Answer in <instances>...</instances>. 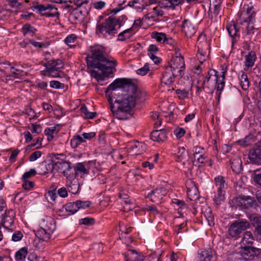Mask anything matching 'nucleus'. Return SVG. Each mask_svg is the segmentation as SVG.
Listing matches in <instances>:
<instances>
[{
  "label": "nucleus",
  "mask_w": 261,
  "mask_h": 261,
  "mask_svg": "<svg viewBox=\"0 0 261 261\" xmlns=\"http://www.w3.org/2000/svg\"><path fill=\"white\" fill-rule=\"evenodd\" d=\"M91 54L86 57L87 66L93 68H97L102 72L92 71V75L97 80H104V77L109 76L116 71L115 66L117 62L115 60H109L104 55L103 50L97 46L91 47Z\"/></svg>",
  "instance_id": "f257e3e1"
},
{
  "label": "nucleus",
  "mask_w": 261,
  "mask_h": 261,
  "mask_svg": "<svg viewBox=\"0 0 261 261\" xmlns=\"http://www.w3.org/2000/svg\"><path fill=\"white\" fill-rule=\"evenodd\" d=\"M129 94H124L123 98L115 99V102L118 104L117 109L112 106L110 102L111 110L114 116L118 119L124 120L130 116L132 109L135 107L137 102L144 100L147 96L145 92L138 91L137 86L134 92L128 91Z\"/></svg>",
  "instance_id": "f03ea898"
},
{
  "label": "nucleus",
  "mask_w": 261,
  "mask_h": 261,
  "mask_svg": "<svg viewBox=\"0 0 261 261\" xmlns=\"http://www.w3.org/2000/svg\"><path fill=\"white\" fill-rule=\"evenodd\" d=\"M124 90L134 92L136 90V85L125 79H116L111 84L106 91V95L109 97V103L111 102L112 103V98H115V96L117 94H118V96L116 99L123 98L124 97V94L122 93ZM112 106H113V104Z\"/></svg>",
  "instance_id": "7ed1b4c3"
},
{
  "label": "nucleus",
  "mask_w": 261,
  "mask_h": 261,
  "mask_svg": "<svg viewBox=\"0 0 261 261\" xmlns=\"http://www.w3.org/2000/svg\"><path fill=\"white\" fill-rule=\"evenodd\" d=\"M221 73L220 76H218L217 75V71L214 69H211L207 73V74L205 76L204 80H203L202 85L203 86L206 82H209L210 80H213V81H216L217 84V89L218 90H221L224 88L225 82L224 79L225 77V74L227 71V65L226 64H224L221 66Z\"/></svg>",
  "instance_id": "20e7f679"
},
{
  "label": "nucleus",
  "mask_w": 261,
  "mask_h": 261,
  "mask_svg": "<svg viewBox=\"0 0 261 261\" xmlns=\"http://www.w3.org/2000/svg\"><path fill=\"white\" fill-rule=\"evenodd\" d=\"M56 229L54 220L50 217H47L43 220L41 228L37 230L36 236L44 241H48L51 234Z\"/></svg>",
  "instance_id": "39448f33"
},
{
  "label": "nucleus",
  "mask_w": 261,
  "mask_h": 261,
  "mask_svg": "<svg viewBox=\"0 0 261 261\" xmlns=\"http://www.w3.org/2000/svg\"><path fill=\"white\" fill-rule=\"evenodd\" d=\"M47 171L53 172L54 170L60 171L62 172L64 176L69 177L70 178L74 177L73 174H71L70 170L72 169L71 163L69 162H66L63 160H59L56 161V159L53 160V164H48L46 167Z\"/></svg>",
  "instance_id": "423d86ee"
},
{
  "label": "nucleus",
  "mask_w": 261,
  "mask_h": 261,
  "mask_svg": "<svg viewBox=\"0 0 261 261\" xmlns=\"http://www.w3.org/2000/svg\"><path fill=\"white\" fill-rule=\"evenodd\" d=\"M216 186L218 187L217 194L215 196L214 201L217 205L220 204L225 200L226 190L227 189V183L226 182L223 176L219 175L214 179Z\"/></svg>",
  "instance_id": "0eeeda50"
},
{
  "label": "nucleus",
  "mask_w": 261,
  "mask_h": 261,
  "mask_svg": "<svg viewBox=\"0 0 261 261\" xmlns=\"http://www.w3.org/2000/svg\"><path fill=\"white\" fill-rule=\"evenodd\" d=\"M97 33L103 35H111L114 36L117 33L116 27L113 21V17L110 16L101 24H97L96 27Z\"/></svg>",
  "instance_id": "6e6552de"
},
{
  "label": "nucleus",
  "mask_w": 261,
  "mask_h": 261,
  "mask_svg": "<svg viewBox=\"0 0 261 261\" xmlns=\"http://www.w3.org/2000/svg\"><path fill=\"white\" fill-rule=\"evenodd\" d=\"M32 8L36 9L38 12L42 16L47 17H55L59 15L57 9L51 4H48L46 6L39 4L38 3H33Z\"/></svg>",
  "instance_id": "1a4fd4ad"
},
{
  "label": "nucleus",
  "mask_w": 261,
  "mask_h": 261,
  "mask_svg": "<svg viewBox=\"0 0 261 261\" xmlns=\"http://www.w3.org/2000/svg\"><path fill=\"white\" fill-rule=\"evenodd\" d=\"M249 226L250 224L247 221H236L229 227V236L237 239L242 231L246 229Z\"/></svg>",
  "instance_id": "9d476101"
},
{
  "label": "nucleus",
  "mask_w": 261,
  "mask_h": 261,
  "mask_svg": "<svg viewBox=\"0 0 261 261\" xmlns=\"http://www.w3.org/2000/svg\"><path fill=\"white\" fill-rule=\"evenodd\" d=\"M261 253V249L249 246L242 247L241 255L245 260H251L258 256Z\"/></svg>",
  "instance_id": "9b49d317"
},
{
  "label": "nucleus",
  "mask_w": 261,
  "mask_h": 261,
  "mask_svg": "<svg viewBox=\"0 0 261 261\" xmlns=\"http://www.w3.org/2000/svg\"><path fill=\"white\" fill-rule=\"evenodd\" d=\"M185 67V64L184 58L181 56H176L173 58L172 64L170 66L167 67L171 68V70L175 72L177 70L179 76L181 77L184 74L183 71Z\"/></svg>",
  "instance_id": "f8f14e48"
},
{
  "label": "nucleus",
  "mask_w": 261,
  "mask_h": 261,
  "mask_svg": "<svg viewBox=\"0 0 261 261\" xmlns=\"http://www.w3.org/2000/svg\"><path fill=\"white\" fill-rule=\"evenodd\" d=\"M166 193V190L164 188H156L148 194V197L152 202L160 203Z\"/></svg>",
  "instance_id": "ddd939ff"
},
{
  "label": "nucleus",
  "mask_w": 261,
  "mask_h": 261,
  "mask_svg": "<svg viewBox=\"0 0 261 261\" xmlns=\"http://www.w3.org/2000/svg\"><path fill=\"white\" fill-rule=\"evenodd\" d=\"M176 161L179 162H182L184 166H186L187 169L190 168L191 163L189 162V155L188 150L184 147H180L178 148V151L176 154Z\"/></svg>",
  "instance_id": "4468645a"
},
{
  "label": "nucleus",
  "mask_w": 261,
  "mask_h": 261,
  "mask_svg": "<svg viewBox=\"0 0 261 261\" xmlns=\"http://www.w3.org/2000/svg\"><path fill=\"white\" fill-rule=\"evenodd\" d=\"M248 156L252 163L261 165V145L256 144L250 150Z\"/></svg>",
  "instance_id": "2eb2a0df"
},
{
  "label": "nucleus",
  "mask_w": 261,
  "mask_h": 261,
  "mask_svg": "<svg viewBox=\"0 0 261 261\" xmlns=\"http://www.w3.org/2000/svg\"><path fill=\"white\" fill-rule=\"evenodd\" d=\"M177 76H179L178 74L172 71L171 68L167 67L163 74L161 83L162 84H164L165 85H170L173 83L175 77Z\"/></svg>",
  "instance_id": "dca6fc26"
},
{
  "label": "nucleus",
  "mask_w": 261,
  "mask_h": 261,
  "mask_svg": "<svg viewBox=\"0 0 261 261\" xmlns=\"http://www.w3.org/2000/svg\"><path fill=\"white\" fill-rule=\"evenodd\" d=\"M240 19L243 22L253 23L254 21L255 12L252 6H247L246 10L242 12L240 15Z\"/></svg>",
  "instance_id": "f3484780"
},
{
  "label": "nucleus",
  "mask_w": 261,
  "mask_h": 261,
  "mask_svg": "<svg viewBox=\"0 0 261 261\" xmlns=\"http://www.w3.org/2000/svg\"><path fill=\"white\" fill-rule=\"evenodd\" d=\"M150 139L153 141L164 142L167 138L166 130L164 129L152 131L150 135Z\"/></svg>",
  "instance_id": "a211bd4d"
},
{
  "label": "nucleus",
  "mask_w": 261,
  "mask_h": 261,
  "mask_svg": "<svg viewBox=\"0 0 261 261\" xmlns=\"http://www.w3.org/2000/svg\"><path fill=\"white\" fill-rule=\"evenodd\" d=\"M182 30L188 38H191L195 33L196 30L192 23L188 20H185L182 25Z\"/></svg>",
  "instance_id": "6ab92c4d"
},
{
  "label": "nucleus",
  "mask_w": 261,
  "mask_h": 261,
  "mask_svg": "<svg viewBox=\"0 0 261 261\" xmlns=\"http://www.w3.org/2000/svg\"><path fill=\"white\" fill-rule=\"evenodd\" d=\"M144 256L136 250H129L125 255V261H143Z\"/></svg>",
  "instance_id": "aec40b11"
},
{
  "label": "nucleus",
  "mask_w": 261,
  "mask_h": 261,
  "mask_svg": "<svg viewBox=\"0 0 261 261\" xmlns=\"http://www.w3.org/2000/svg\"><path fill=\"white\" fill-rule=\"evenodd\" d=\"M145 149V144L137 142L131 144L130 152L133 155H138L143 153Z\"/></svg>",
  "instance_id": "412c9836"
},
{
  "label": "nucleus",
  "mask_w": 261,
  "mask_h": 261,
  "mask_svg": "<svg viewBox=\"0 0 261 261\" xmlns=\"http://www.w3.org/2000/svg\"><path fill=\"white\" fill-rule=\"evenodd\" d=\"M214 254L215 251L211 249L201 250L198 253V257L199 261H211Z\"/></svg>",
  "instance_id": "4be33fe9"
},
{
  "label": "nucleus",
  "mask_w": 261,
  "mask_h": 261,
  "mask_svg": "<svg viewBox=\"0 0 261 261\" xmlns=\"http://www.w3.org/2000/svg\"><path fill=\"white\" fill-rule=\"evenodd\" d=\"M45 66V71H48L50 70L59 69L63 67V63L59 59L51 60L47 62Z\"/></svg>",
  "instance_id": "5701e85b"
},
{
  "label": "nucleus",
  "mask_w": 261,
  "mask_h": 261,
  "mask_svg": "<svg viewBox=\"0 0 261 261\" xmlns=\"http://www.w3.org/2000/svg\"><path fill=\"white\" fill-rule=\"evenodd\" d=\"M67 179L66 186L68 191L72 194H76L78 191L79 186L75 177H67Z\"/></svg>",
  "instance_id": "b1692460"
},
{
  "label": "nucleus",
  "mask_w": 261,
  "mask_h": 261,
  "mask_svg": "<svg viewBox=\"0 0 261 261\" xmlns=\"http://www.w3.org/2000/svg\"><path fill=\"white\" fill-rule=\"evenodd\" d=\"M256 59V54L254 51H250L248 55L245 56V70H248L250 67H252Z\"/></svg>",
  "instance_id": "393cba45"
},
{
  "label": "nucleus",
  "mask_w": 261,
  "mask_h": 261,
  "mask_svg": "<svg viewBox=\"0 0 261 261\" xmlns=\"http://www.w3.org/2000/svg\"><path fill=\"white\" fill-rule=\"evenodd\" d=\"M89 173V170L87 169L83 163H78L74 166L73 171L71 172V174L74 175V177L79 174L82 175Z\"/></svg>",
  "instance_id": "a878e982"
},
{
  "label": "nucleus",
  "mask_w": 261,
  "mask_h": 261,
  "mask_svg": "<svg viewBox=\"0 0 261 261\" xmlns=\"http://www.w3.org/2000/svg\"><path fill=\"white\" fill-rule=\"evenodd\" d=\"M187 194L191 200L194 201L199 199V192L194 182H193V186L191 188H187Z\"/></svg>",
  "instance_id": "bb28decb"
},
{
  "label": "nucleus",
  "mask_w": 261,
  "mask_h": 261,
  "mask_svg": "<svg viewBox=\"0 0 261 261\" xmlns=\"http://www.w3.org/2000/svg\"><path fill=\"white\" fill-rule=\"evenodd\" d=\"M231 24H229V36L232 37V47H233L236 42L237 41L236 37L237 36V32L238 29L237 28V25L233 21H231Z\"/></svg>",
  "instance_id": "cd10ccee"
},
{
  "label": "nucleus",
  "mask_w": 261,
  "mask_h": 261,
  "mask_svg": "<svg viewBox=\"0 0 261 261\" xmlns=\"http://www.w3.org/2000/svg\"><path fill=\"white\" fill-rule=\"evenodd\" d=\"M254 237L252 233L250 231H246L244 234V236L242 239V243L243 245H248L250 246L253 243Z\"/></svg>",
  "instance_id": "c85d7f7f"
},
{
  "label": "nucleus",
  "mask_w": 261,
  "mask_h": 261,
  "mask_svg": "<svg viewBox=\"0 0 261 261\" xmlns=\"http://www.w3.org/2000/svg\"><path fill=\"white\" fill-rule=\"evenodd\" d=\"M202 215L205 219L207 220L210 226L214 225V217L212 215V211L209 207H206L204 211L202 210Z\"/></svg>",
  "instance_id": "c756f323"
},
{
  "label": "nucleus",
  "mask_w": 261,
  "mask_h": 261,
  "mask_svg": "<svg viewBox=\"0 0 261 261\" xmlns=\"http://www.w3.org/2000/svg\"><path fill=\"white\" fill-rule=\"evenodd\" d=\"M221 7L220 6H210L208 16L212 20H215L216 17L219 14Z\"/></svg>",
  "instance_id": "7c9ffc66"
},
{
  "label": "nucleus",
  "mask_w": 261,
  "mask_h": 261,
  "mask_svg": "<svg viewBox=\"0 0 261 261\" xmlns=\"http://www.w3.org/2000/svg\"><path fill=\"white\" fill-rule=\"evenodd\" d=\"M231 167L233 171L239 173L241 170V161L239 156H236L230 163Z\"/></svg>",
  "instance_id": "2f4dec72"
},
{
  "label": "nucleus",
  "mask_w": 261,
  "mask_h": 261,
  "mask_svg": "<svg viewBox=\"0 0 261 261\" xmlns=\"http://www.w3.org/2000/svg\"><path fill=\"white\" fill-rule=\"evenodd\" d=\"M255 137L252 134H249L243 140H240L239 143L243 147L250 145L255 141Z\"/></svg>",
  "instance_id": "473e14b6"
},
{
  "label": "nucleus",
  "mask_w": 261,
  "mask_h": 261,
  "mask_svg": "<svg viewBox=\"0 0 261 261\" xmlns=\"http://www.w3.org/2000/svg\"><path fill=\"white\" fill-rule=\"evenodd\" d=\"M152 38H154L159 42L164 43L168 42L169 39L167 38L166 35L163 33L153 32L151 34Z\"/></svg>",
  "instance_id": "72a5a7b5"
},
{
  "label": "nucleus",
  "mask_w": 261,
  "mask_h": 261,
  "mask_svg": "<svg viewBox=\"0 0 261 261\" xmlns=\"http://www.w3.org/2000/svg\"><path fill=\"white\" fill-rule=\"evenodd\" d=\"M64 207L66 211L71 214H74L79 210V207L77 206V201L68 202L64 205Z\"/></svg>",
  "instance_id": "f704fd0d"
},
{
  "label": "nucleus",
  "mask_w": 261,
  "mask_h": 261,
  "mask_svg": "<svg viewBox=\"0 0 261 261\" xmlns=\"http://www.w3.org/2000/svg\"><path fill=\"white\" fill-rule=\"evenodd\" d=\"M240 84L242 89L244 90H247L249 86V82L247 75L243 72L240 77Z\"/></svg>",
  "instance_id": "c9c22d12"
},
{
  "label": "nucleus",
  "mask_w": 261,
  "mask_h": 261,
  "mask_svg": "<svg viewBox=\"0 0 261 261\" xmlns=\"http://www.w3.org/2000/svg\"><path fill=\"white\" fill-rule=\"evenodd\" d=\"M132 28H129L123 31L119 34L118 39L120 41H124L126 39H129L132 35Z\"/></svg>",
  "instance_id": "e433bc0d"
},
{
  "label": "nucleus",
  "mask_w": 261,
  "mask_h": 261,
  "mask_svg": "<svg viewBox=\"0 0 261 261\" xmlns=\"http://www.w3.org/2000/svg\"><path fill=\"white\" fill-rule=\"evenodd\" d=\"M28 250L26 248H22L17 251L15 253V259L17 260H20L24 259L28 254Z\"/></svg>",
  "instance_id": "4c0bfd02"
},
{
  "label": "nucleus",
  "mask_w": 261,
  "mask_h": 261,
  "mask_svg": "<svg viewBox=\"0 0 261 261\" xmlns=\"http://www.w3.org/2000/svg\"><path fill=\"white\" fill-rule=\"evenodd\" d=\"M128 5L130 7H133L137 10L142 11L145 8V6L144 4H141L138 0H134L129 2Z\"/></svg>",
  "instance_id": "58836bf2"
},
{
  "label": "nucleus",
  "mask_w": 261,
  "mask_h": 261,
  "mask_svg": "<svg viewBox=\"0 0 261 261\" xmlns=\"http://www.w3.org/2000/svg\"><path fill=\"white\" fill-rule=\"evenodd\" d=\"M249 219L254 226L257 227L261 226V217L257 214H252Z\"/></svg>",
  "instance_id": "ea45409f"
},
{
  "label": "nucleus",
  "mask_w": 261,
  "mask_h": 261,
  "mask_svg": "<svg viewBox=\"0 0 261 261\" xmlns=\"http://www.w3.org/2000/svg\"><path fill=\"white\" fill-rule=\"evenodd\" d=\"M80 109L81 112L85 115L86 118L93 119L96 115V112H89L85 105H82Z\"/></svg>",
  "instance_id": "a19ab883"
},
{
  "label": "nucleus",
  "mask_w": 261,
  "mask_h": 261,
  "mask_svg": "<svg viewBox=\"0 0 261 261\" xmlns=\"http://www.w3.org/2000/svg\"><path fill=\"white\" fill-rule=\"evenodd\" d=\"M241 203V205L244 206L246 208H249L255 206L256 202L251 198L248 197L245 199H242Z\"/></svg>",
  "instance_id": "79ce46f5"
},
{
  "label": "nucleus",
  "mask_w": 261,
  "mask_h": 261,
  "mask_svg": "<svg viewBox=\"0 0 261 261\" xmlns=\"http://www.w3.org/2000/svg\"><path fill=\"white\" fill-rule=\"evenodd\" d=\"M56 127L53 126L50 127L46 128L44 131V134L46 136H47V140L48 141H51L53 140L54 136L53 134L54 132L56 131Z\"/></svg>",
  "instance_id": "37998d69"
},
{
  "label": "nucleus",
  "mask_w": 261,
  "mask_h": 261,
  "mask_svg": "<svg viewBox=\"0 0 261 261\" xmlns=\"http://www.w3.org/2000/svg\"><path fill=\"white\" fill-rule=\"evenodd\" d=\"M125 20H126V17L125 15L120 16L118 18H116L115 17H113V21H114L116 27L117 25L118 26V28H120L121 26L123 24Z\"/></svg>",
  "instance_id": "c03bdc74"
},
{
  "label": "nucleus",
  "mask_w": 261,
  "mask_h": 261,
  "mask_svg": "<svg viewBox=\"0 0 261 261\" xmlns=\"http://www.w3.org/2000/svg\"><path fill=\"white\" fill-rule=\"evenodd\" d=\"M29 42L31 44H32L33 45H34L36 47H39V48H46L49 45V43L48 42H37L33 39H30L28 40Z\"/></svg>",
  "instance_id": "a18cd8bd"
},
{
  "label": "nucleus",
  "mask_w": 261,
  "mask_h": 261,
  "mask_svg": "<svg viewBox=\"0 0 261 261\" xmlns=\"http://www.w3.org/2000/svg\"><path fill=\"white\" fill-rule=\"evenodd\" d=\"M171 0L159 1L158 5L161 8L171 9Z\"/></svg>",
  "instance_id": "49530a36"
},
{
  "label": "nucleus",
  "mask_w": 261,
  "mask_h": 261,
  "mask_svg": "<svg viewBox=\"0 0 261 261\" xmlns=\"http://www.w3.org/2000/svg\"><path fill=\"white\" fill-rule=\"evenodd\" d=\"M119 197L123 199L124 203L126 205L133 204V201L131 200L128 199L127 194L125 193L124 191H121L119 193Z\"/></svg>",
  "instance_id": "de8ad7c7"
},
{
  "label": "nucleus",
  "mask_w": 261,
  "mask_h": 261,
  "mask_svg": "<svg viewBox=\"0 0 261 261\" xmlns=\"http://www.w3.org/2000/svg\"><path fill=\"white\" fill-rule=\"evenodd\" d=\"M47 73L48 76L53 77H62L63 75V72L60 71L59 69L56 70H50L48 71H46Z\"/></svg>",
  "instance_id": "09e8293b"
},
{
  "label": "nucleus",
  "mask_w": 261,
  "mask_h": 261,
  "mask_svg": "<svg viewBox=\"0 0 261 261\" xmlns=\"http://www.w3.org/2000/svg\"><path fill=\"white\" fill-rule=\"evenodd\" d=\"M77 39V36L75 34L68 35L64 40L65 43L69 46H71V44L74 43Z\"/></svg>",
  "instance_id": "8fccbe9b"
},
{
  "label": "nucleus",
  "mask_w": 261,
  "mask_h": 261,
  "mask_svg": "<svg viewBox=\"0 0 261 261\" xmlns=\"http://www.w3.org/2000/svg\"><path fill=\"white\" fill-rule=\"evenodd\" d=\"M22 32L24 35H25L28 33H35L36 30L29 24H24L22 29Z\"/></svg>",
  "instance_id": "3c124183"
},
{
  "label": "nucleus",
  "mask_w": 261,
  "mask_h": 261,
  "mask_svg": "<svg viewBox=\"0 0 261 261\" xmlns=\"http://www.w3.org/2000/svg\"><path fill=\"white\" fill-rule=\"evenodd\" d=\"M150 70L149 66L146 64L143 67L137 70V73L139 75L143 76L146 75Z\"/></svg>",
  "instance_id": "603ef678"
},
{
  "label": "nucleus",
  "mask_w": 261,
  "mask_h": 261,
  "mask_svg": "<svg viewBox=\"0 0 261 261\" xmlns=\"http://www.w3.org/2000/svg\"><path fill=\"white\" fill-rule=\"evenodd\" d=\"M23 235L21 231H16L12 236V240L14 242H17L21 240Z\"/></svg>",
  "instance_id": "864d4df0"
},
{
  "label": "nucleus",
  "mask_w": 261,
  "mask_h": 261,
  "mask_svg": "<svg viewBox=\"0 0 261 261\" xmlns=\"http://www.w3.org/2000/svg\"><path fill=\"white\" fill-rule=\"evenodd\" d=\"M77 206L80 208H86L90 206L91 202L89 201L77 200Z\"/></svg>",
  "instance_id": "5fc2aeb1"
},
{
  "label": "nucleus",
  "mask_w": 261,
  "mask_h": 261,
  "mask_svg": "<svg viewBox=\"0 0 261 261\" xmlns=\"http://www.w3.org/2000/svg\"><path fill=\"white\" fill-rule=\"evenodd\" d=\"M46 199L49 201H55L57 197V194L55 190L49 191L45 195Z\"/></svg>",
  "instance_id": "6e6d98bb"
},
{
  "label": "nucleus",
  "mask_w": 261,
  "mask_h": 261,
  "mask_svg": "<svg viewBox=\"0 0 261 261\" xmlns=\"http://www.w3.org/2000/svg\"><path fill=\"white\" fill-rule=\"evenodd\" d=\"M81 224L86 225H92L94 223V219L91 218H85L80 220Z\"/></svg>",
  "instance_id": "4d7b16f0"
},
{
  "label": "nucleus",
  "mask_w": 261,
  "mask_h": 261,
  "mask_svg": "<svg viewBox=\"0 0 261 261\" xmlns=\"http://www.w3.org/2000/svg\"><path fill=\"white\" fill-rule=\"evenodd\" d=\"M176 93L178 95V97L181 99L187 98L189 94L188 92L186 90L178 89L176 91Z\"/></svg>",
  "instance_id": "13d9d810"
},
{
  "label": "nucleus",
  "mask_w": 261,
  "mask_h": 261,
  "mask_svg": "<svg viewBox=\"0 0 261 261\" xmlns=\"http://www.w3.org/2000/svg\"><path fill=\"white\" fill-rule=\"evenodd\" d=\"M36 174V171L34 169H31L29 171L26 172L22 176V178L25 180L30 177L35 176Z\"/></svg>",
  "instance_id": "bf43d9fd"
},
{
  "label": "nucleus",
  "mask_w": 261,
  "mask_h": 261,
  "mask_svg": "<svg viewBox=\"0 0 261 261\" xmlns=\"http://www.w3.org/2000/svg\"><path fill=\"white\" fill-rule=\"evenodd\" d=\"M50 86L53 88L61 89L64 87V84L57 81L50 82Z\"/></svg>",
  "instance_id": "052dcab7"
},
{
  "label": "nucleus",
  "mask_w": 261,
  "mask_h": 261,
  "mask_svg": "<svg viewBox=\"0 0 261 261\" xmlns=\"http://www.w3.org/2000/svg\"><path fill=\"white\" fill-rule=\"evenodd\" d=\"M204 149L199 146H196L195 147V150L194 152V159L195 160L196 158L198 157L199 154H202Z\"/></svg>",
  "instance_id": "680f3d73"
},
{
  "label": "nucleus",
  "mask_w": 261,
  "mask_h": 261,
  "mask_svg": "<svg viewBox=\"0 0 261 261\" xmlns=\"http://www.w3.org/2000/svg\"><path fill=\"white\" fill-rule=\"evenodd\" d=\"M185 130L184 128H178L175 130L174 134L177 138H181L185 134Z\"/></svg>",
  "instance_id": "e2e57ef3"
},
{
  "label": "nucleus",
  "mask_w": 261,
  "mask_h": 261,
  "mask_svg": "<svg viewBox=\"0 0 261 261\" xmlns=\"http://www.w3.org/2000/svg\"><path fill=\"white\" fill-rule=\"evenodd\" d=\"M41 155V152L40 151H36L30 156V161H34L36 160L37 159L40 158Z\"/></svg>",
  "instance_id": "0e129e2a"
},
{
  "label": "nucleus",
  "mask_w": 261,
  "mask_h": 261,
  "mask_svg": "<svg viewBox=\"0 0 261 261\" xmlns=\"http://www.w3.org/2000/svg\"><path fill=\"white\" fill-rule=\"evenodd\" d=\"M171 9L174 10L176 7L184 4L185 0H171Z\"/></svg>",
  "instance_id": "69168bd1"
},
{
  "label": "nucleus",
  "mask_w": 261,
  "mask_h": 261,
  "mask_svg": "<svg viewBox=\"0 0 261 261\" xmlns=\"http://www.w3.org/2000/svg\"><path fill=\"white\" fill-rule=\"evenodd\" d=\"M34 182L24 180V181L22 185V187L25 190H29L31 188H33L34 186Z\"/></svg>",
  "instance_id": "338daca9"
},
{
  "label": "nucleus",
  "mask_w": 261,
  "mask_h": 261,
  "mask_svg": "<svg viewBox=\"0 0 261 261\" xmlns=\"http://www.w3.org/2000/svg\"><path fill=\"white\" fill-rule=\"evenodd\" d=\"M58 193L62 197H66L68 196L67 190L66 188L62 187L58 191Z\"/></svg>",
  "instance_id": "774afa93"
}]
</instances>
